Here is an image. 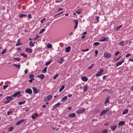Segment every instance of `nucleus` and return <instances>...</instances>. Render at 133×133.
I'll return each mask as SVG.
<instances>
[{
	"label": "nucleus",
	"mask_w": 133,
	"mask_h": 133,
	"mask_svg": "<svg viewBox=\"0 0 133 133\" xmlns=\"http://www.w3.org/2000/svg\"><path fill=\"white\" fill-rule=\"evenodd\" d=\"M21 92L20 91H18L16 92L14 94L12 95L14 97H20L21 95L20 94H21Z\"/></svg>",
	"instance_id": "1"
},
{
	"label": "nucleus",
	"mask_w": 133,
	"mask_h": 133,
	"mask_svg": "<svg viewBox=\"0 0 133 133\" xmlns=\"http://www.w3.org/2000/svg\"><path fill=\"white\" fill-rule=\"evenodd\" d=\"M103 70L102 69H100V71H98L96 75L95 76H99L103 71Z\"/></svg>",
	"instance_id": "2"
},
{
	"label": "nucleus",
	"mask_w": 133,
	"mask_h": 133,
	"mask_svg": "<svg viewBox=\"0 0 133 133\" xmlns=\"http://www.w3.org/2000/svg\"><path fill=\"white\" fill-rule=\"evenodd\" d=\"M109 111V109H107L105 110H102L100 113V115L101 116H103L104 114L108 111Z\"/></svg>",
	"instance_id": "3"
},
{
	"label": "nucleus",
	"mask_w": 133,
	"mask_h": 133,
	"mask_svg": "<svg viewBox=\"0 0 133 133\" xmlns=\"http://www.w3.org/2000/svg\"><path fill=\"white\" fill-rule=\"evenodd\" d=\"M26 93L29 94L31 95L32 94V91L31 89L28 88L26 89L25 91Z\"/></svg>",
	"instance_id": "4"
},
{
	"label": "nucleus",
	"mask_w": 133,
	"mask_h": 133,
	"mask_svg": "<svg viewBox=\"0 0 133 133\" xmlns=\"http://www.w3.org/2000/svg\"><path fill=\"white\" fill-rule=\"evenodd\" d=\"M104 56L105 58H109L111 56V54L107 52H105L104 54Z\"/></svg>",
	"instance_id": "5"
},
{
	"label": "nucleus",
	"mask_w": 133,
	"mask_h": 133,
	"mask_svg": "<svg viewBox=\"0 0 133 133\" xmlns=\"http://www.w3.org/2000/svg\"><path fill=\"white\" fill-rule=\"evenodd\" d=\"M32 89H33L34 93L35 94L38 93L39 91V90L35 87L32 88Z\"/></svg>",
	"instance_id": "6"
},
{
	"label": "nucleus",
	"mask_w": 133,
	"mask_h": 133,
	"mask_svg": "<svg viewBox=\"0 0 133 133\" xmlns=\"http://www.w3.org/2000/svg\"><path fill=\"white\" fill-rule=\"evenodd\" d=\"M52 96L51 95H50L48 96L45 99L44 101H48L52 98Z\"/></svg>",
	"instance_id": "7"
},
{
	"label": "nucleus",
	"mask_w": 133,
	"mask_h": 133,
	"mask_svg": "<svg viewBox=\"0 0 133 133\" xmlns=\"http://www.w3.org/2000/svg\"><path fill=\"white\" fill-rule=\"evenodd\" d=\"M64 59L63 57H62L59 59H58L57 60L58 62L60 64H62L63 62L64 61Z\"/></svg>",
	"instance_id": "8"
},
{
	"label": "nucleus",
	"mask_w": 133,
	"mask_h": 133,
	"mask_svg": "<svg viewBox=\"0 0 133 133\" xmlns=\"http://www.w3.org/2000/svg\"><path fill=\"white\" fill-rule=\"evenodd\" d=\"M85 110V109L84 108H83L81 110H77V114H81L84 112Z\"/></svg>",
	"instance_id": "9"
},
{
	"label": "nucleus",
	"mask_w": 133,
	"mask_h": 133,
	"mask_svg": "<svg viewBox=\"0 0 133 133\" xmlns=\"http://www.w3.org/2000/svg\"><path fill=\"white\" fill-rule=\"evenodd\" d=\"M117 127V125H115L113 126H111L110 127L111 129L112 130V131H114L116 129Z\"/></svg>",
	"instance_id": "10"
},
{
	"label": "nucleus",
	"mask_w": 133,
	"mask_h": 133,
	"mask_svg": "<svg viewBox=\"0 0 133 133\" xmlns=\"http://www.w3.org/2000/svg\"><path fill=\"white\" fill-rule=\"evenodd\" d=\"M24 120L23 119H22V120H19L18 121H17L16 123V124L17 125H18L20 124L21 123L23 122L24 121Z\"/></svg>",
	"instance_id": "11"
},
{
	"label": "nucleus",
	"mask_w": 133,
	"mask_h": 133,
	"mask_svg": "<svg viewBox=\"0 0 133 133\" xmlns=\"http://www.w3.org/2000/svg\"><path fill=\"white\" fill-rule=\"evenodd\" d=\"M76 116V114L74 113H72L70 114L68 116L69 117H75Z\"/></svg>",
	"instance_id": "12"
},
{
	"label": "nucleus",
	"mask_w": 133,
	"mask_h": 133,
	"mask_svg": "<svg viewBox=\"0 0 133 133\" xmlns=\"http://www.w3.org/2000/svg\"><path fill=\"white\" fill-rule=\"evenodd\" d=\"M25 51L27 52L31 53L32 52V50L31 49H29L28 48H26L25 49Z\"/></svg>",
	"instance_id": "13"
},
{
	"label": "nucleus",
	"mask_w": 133,
	"mask_h": 133,
	"mask_svg": "<svg viewBox=\"0 0 133 133\" xmlns=\"http://www.w3.org/2000/svg\"><path fill=\"white\" fill-rule=\"evenodd\" d=\"M20 38H19L17 42V43L15 44V46H18L19 45H22V43H19V42L20 41Z\"/></svg>",
	"instance_id": "14"
},
{
	"label": "nucleus",
	"mask_w": 133,
	"mask_h": 133,
	"mask_svg": "<svg viewBox=\"0 0 133 133\" xmlns=\"http://www.w3.org/2000/svg\"><path fill=\"white\" fill-rule=\"evenodd\" d=\"M71 49V47L70 46H69L66 47V48L65 51L66 52H69Z\"/></svg>",
	"instance_id": "15"
},
{
	"label": "nucleus",
	"mask_w": 133,
	"mask_h": 133,
	"mask_svg": "<svg viewBox=\"0 0 133 133\" xmlns=\"http://www.w3.org/2000/svg\"><path fill=\"white\" fill-rule=\"evenodd\" d=\"M44 76L43 74H41L40 75H38L37 76V77L40 78L41 79H43Z\"/></svg>",
	"instance_id": "16"
},
{
	"label": "nucleus",
	"mask_w": 133,
	"mask_h": 133,
	"mask_svg": "<svg viewBox=\"0 0 133 133\" xmlns=\"http://www.w3.org/2000/svg\"><path fill=\"white\" fill-rule=\"evenodd\" d=\"M125 123V122L124 121H120L118 123V125L119 126H122L124 125Z\"/></svg>",
	"instance_id": "17"
},
{
	"label": "nucleus",
	"mask_w": 133,
	"mask_h": 133,
	"mask_svg": "<svg viewBox=\"0 0 133 133\" xmlns=\"http://www.w3.org/2000/svg\"><path fill=\"white\" fill-rule=\"evenodd\" d=\"M124 60H123L120 62H119L116 64V66H118L121 65L124 62Z\"/></svg>",
	"instance_id": "18"
},
{
	"label": "nucleus",
	"mask_w": 133,
	"mask_h": 133,
	"mask_svg": "<svg viewBox=\"0 0 133 133\" xmlns=\"http://www.w3.org/2000/svg\"><path fill=\"white\" fill-rule=\"evenodd\" d=\"M82 79L84 81H86L88 80V78L86 77H82Z\"/></svg>",
	"instance_id": "19"
},
{
	"label": "nucleus",
	"mask_w": 133,
	"mask_h": 133,
	"mask_svg": "<svg viewBox=\"0 0 133 133\" xmlns=\"http://www.w3.org/2000/svg\"><path fill=\"white\" fill-rule=\"evenodd\" d=\"M84 88L83 89V91L86 92V91L88 89V87L87 85H85L84 86Z\"/></svg>",
	"instance_id": "20"
},
{
	"label": "nucleus",
	"mask_w": 133,
	"mask_h": 133,
	"mask_svg": "<svg viewBox=\"0 0 133 133\" xmlns=\"http://www.w3.org/2000/svg\"><path fill=\"white\" fill-rule=\"evenodd\" d=\"M60 103H58L57 104H56L53 107V108L55 109L56 108L58 107L60 105Z\"/></svg>",
	"instance_id": "21"
},
{
	"label": "nucleus",
	"mask_w": 133,
	"mask_h": 133,
	"mask_svg": "<svg viewBox=\"0 0 133 133\" xmlns=\"http://www.w3.org/2000/svg\"><path fill=\"white\" fill-rule=\"evenodd\" d=\"M26 102V101L25 100H23L22 101H21L18 103V104L19 105L24 104Z\"/></svg>",
	"instance_id": "22"
},
{
	"label": "nucleus",
	"mask_w": 133,
	"mask_h": 133,
	"mask_svg": "<svg viewBox=\"0 0 133 133\" xmlns=\"http://www.w3.org/2000/svg\"><path fill=\"white\" fill-rule=\"evenodd\" d=\"M82 9H79L76 11V13L78 14H80L82 11Z\"/></svg>",
	"instance_id": "23"
},
{
	"label": "nucleus",
	"mask_w": 133,
	"mask_h": 133,
	"mask_svg": "<svg viewBox=\"0 0 133 133\" xmlns=\"http://www.w3.org/2000/svg\"><path fill=\"white\" fill-rule=\"evenodd\" d=\"M26 16H27V15H26V14H20L19 15V17L20 18H21V17H26Z\"/></svg>",
	"instance_id": "24"
},
{
	"label": "nucleus",
	"mask_w": 133,
	"mask_h": 133,
	"mask_svg": "<svg viewBox=\"0 0 133 133\" xmlns=\"http://www.w3.org/2000/svg\"><path fill=\"white\" fill-rule=\"evenodd\" d=\"M47 67H45L44 69L42 71V72L43 73H45L46 72L47 69Z\"/></svg>",
	"instance_id": "25"
},
{
	"label": "nucleus",
	"mask_w": 133,
	"mask_h": 133,
	"mask_svg": "<svg viewBox=\"0 0 133 133\" xmlns=\"http://www.w3.org/2000/svg\"><path fill=\"white\" fill-rule=\"evenodd\" d=\"M128 109H126L124 110V111L123 112L122 114L124 115L126 114L128 112Z\"/></svg>",
	"instance_id": "26"
},
{
	"label": "nucleus",
	"mask_w": 133,
	"mask_h": 133,
	"mask_svg": "<svg viewBox=\"0 0 133 133\" xmlns=\"http://www.w3.org/2000/svg\"><path fill=\"white\" fill-rule=\"evenodd\" d=\"M68 98V97L66 96H65L64 97L62 98L61 99L62 101L63 102H64L65 101V100L67 99Z\"/></svg>",
	"instance_id": "27"
},
{
	"label": "nucleus",
	"mask_w": 133,
	"mask_h": 133,
	"mask_svg": "<svg viewBox=\"0 0 133 133\" xmlns=\"http://www.w3.org/2000/svg\"><path fill=\"white\" fill-rule=\"evenodd\" d=\"M65 86L63 85H62L61 88L60 89L59 91V92H61V91L64 89Z\"/></svg>",
	"instance_id": "28"
},
{
	"label": "nucleus",
	"mask_w": 133,
	"mask_h": 133,
	"mask_svg": "<svg viewBox=\"0 0 133 133\" xmlns=\"http://www.w3.org/2000/svg\"><path fill=\"white\" fill-rule=\"evenodd\" d=\"M13 65L14 66H15L18 69H19L20 68V65H17V64H14Z\"/></svg>",
	"instance_id": "29"
},
{
	"label": "nucleus",
	"mask_w": 133,
	"mask_h": 133,
	"mask_svg": "<svg viewBox=\"0 0 133 133\" xmlns=\"http://www.w3.org/2000/svg\"><path fill=\"white\" fill-rule=\"evenodd\" d=\"M52 45L50 44H49L46 46L47 48L50 49L52 47Z\"/></svg>",
	"instance_id": "30"
},
{
	"label": "nucleus",
	"mask_w": 133,
	"mask_h": 133,
	"mask_svg": "<svg viewBox=\"0 0 133 133\" xmlns=\"http://www.w3.org/2000/svg\"><path fill=\"white\" fill-rule=\"evenodd\" d=\"M106 38L104 37L101 39V41L102 42L106 41Z\"/></svg>",
	"instance_id": "31"
},
{
	"label": "nucleus",
	"mask_w": 133,
	"mask_h": 133,
	"mask_svg": "<svg viewBox=\"0 0 133 133\" xmlns=\"http://www.w3.org/2000/svg\"><path fill=\"white\" fill-rule=\"evenodd\" d=\"M124 43L122 41L121 42H119V44L120 46H123V45Z\"/></svg>",
	"instance_id": "32"
},
{
	"label": "nucleus",
	"mask_w": 133,
	"mask_h": 133,
	"mask_svg": "<svg viewBox=\"0 0 133 133\" xmlns=\"http://www.w3.org/2000/svg\"><path fill=\"white\" fill-rule=\"evenodd\" d=\"M100 44V43L98 42H96L94 43L93 45H95V46H97L99 45Z\"/></svg>",
	"instance_id": "33"
},
{
	"label": "nucleus",
	"mask_w": 133,
	"mask_h": 133,
	"mask_svg": "<svg viewBox=\"0 0 133 133\" xmlns=\"http://www.w3.org/2000/svg\"><path fill=\"white\" fill-rule=\"evenodd\" d=\"M45 30V29L44 28L40 30L39 32V34H41Z\"/></svg>",
	"instance_id": "34"
},
{
	"label": "nucleus",
	"mask_w": 133,
	"mask_h": 133,
	"mask_svg": "<svg viewBox=\"0 0 133 133\" xmlns=\"http://www.w3.org/2000/svg\"><path fill=\"white\" fill-rule=\"evenodd\" d=\"M20 55L22 56H23L24 57H27V55H25L24 53H22L20 54Z\"/></svg>",
	"instance_id": "35"
},
{
	"label": "nucleus",
	"mask_w": 133,
	"mask_h": 133,
	"mask_svg": "<svg viewBox=\"0 0 133 133\" xmlns=\"http://www.w3.org/2000/svg\"><path fill=\"white\" fill-rule=\"evenodd\" d=\"M13 127H11L9 128L8 131L10 132H11L13 130Z\"/></svg>",
	"instance_id": "36"
},
{
	"label": "nucleus",
	"mask_w": 133,
	"mask_h": 133,
	"mask_svg": "<svg viewBox=\"0 0 133 133\" xmlns=\"http://www.w3.org/2000/svg\"><path fill=\"white\" fill-rule=\"evenodd\" d=\"M108 131L107 130H104L102 131V133H108Z\"/></svg>",
	"instance_id": "37"
},
{
	"label": "nucleus",
	"mask_w": 133,
	"mask_h": 133,
	"mask_svg": "<svg viewBox=\"0 0 133 133\" xmlns=\"http://www.w3.org/2000/svg\"><path fill=\"white\" fill-rule=\"evenodd\" d=\"M34 75L32 74H31L29 75V77L30 78H32L34 77Z\"/></svg>",
	"instance_id": "38"
},
{
	"label": "nucleus",
	"mask_w": 133,
	"mask_h": 133,
	"mask_svg": "<svg viewBox=\"0 0 133 133\" xmlns=\"http://www.w3.org/2000/svg\"><path fill=\"white\" fill-rule=\"evenodd\" d=\"M51 62L52 61L50 60L49 62H47L45 64V65L46 66H47L49 65L50 64V62Z\"/></svg>",
	"instance_id": "39"
},
{
	"label": "nucleus",
	"mask_w": 133,
	"mask_h": 133,
	"mask_svg": "<svg viewBox=\"0 0 133 133\" xmlns=\"http://www.w3.org/2000/svg\"><path fill=\"white\" fill-rule=\"evenodd\" d=\"M14 59L18 61H19L21 60V59L19 58H14Z\"/></svg>",
	"instance_id": "40"
},
{
	"label": "nucleus",
	"mask_w": 133,
	"mask_h": 133,
	"mask_svg": "<svg viewBox=\"0 0 133 133\" xmlns=\"http://www.w3.org/2000/svg\"><path fill=\"white\" fill-rule=\"evenodd\" d=\"M110 91V90H109V89H104V90H103L102 91V92H105V91L109 92V91Z\"/></svg>",
	"instance_id": "41"
},
{
	"label": "nucleus",
	"mask_w": 133,
	"mask_h": 133,
	"mask_svg": "<svg viewBox=\"0 0 133 133\" xmlns=\"http://www.w3.org/2000/svg\"><path fill=\"white\" fill-rule=\"evenodd\" d=\"M59 75V74H57L55 76H54L53 77V79H56V78L57 77V76Z\"/></svg>",
	"instance_id": "42"
},
{
	"label": "nucleus",
	"mask_w": 133,
	"mask_h": 133,
	"mask_svg": "<svg viewBox=\"0 0 133 133\" xmlns=\"http://www.w3.org/2000/svg\"><path fill=\"white\" fill-rule=\"evenodd\" d=\"M94 65V64H92L91 65V66L88 69H91V68H93Z\"/></svg>",
	"instance_id": "43"
},
{
	"label": "nucleus",
	"mask_w": 133,
	"mask_h": 133,
	"mask_svg": "<svg viewBox=\"0 0 133 133\" xmlns=\"http://www.w3.org/2000/svg\"><path fill=\"white\" fill-rule=\"evenodd\" d=\"M6 51V50L5 49H4L3 51L2 52L1 54H3Z\"/></svg>",
	"instance_id": "44"
},
{
	"label": "nucleus",
	"mask_w": 133,
	"mask_h": 133,
	"mask_svg": "<svg viewBox=\"0 0 133 133\" xmlns=\"http://www.w3.org/2000/svg\"><path fill=\"white\" fill-rule=\"evenodd\" d=\"M8 87V85H4L3 86V89L4 90H5L6 89V88Z\"/></svg>",
	"instance_id": "45"
},
{
	"label": "nucleus",
	"mask_w": 133,
	"mask_h": 133,
	"mask_svg": "<svg viewBox=\"0 0 133 133\" xmlns=\"http://www.w3.org/2000/svg\"><path fill=\"white\" fill-rule=\"evenodd\" d=\"M122 27V26L121 25H120L118 27H116L115 28L116 29V30H118V29H119L120 28H121Z\"/></svg>",
	"instance_id": "46"
},
{
	"label": "nucleus",
	"mask_w": 133,
	"mask_h": 133,
	"mask_svg": "<svg viewBox=\"0 0 133 133\" xmlns=\"http://www.w3.org/2000/svg\"><path fill=\"white\" fill-rule=\"evenodd\" d=\"M30 44V45L31 46H34V43H32V41H31L29 43Z\"/></svg>",
	"instance_id": "47"
},
{
	"label": "nucleus",
	"mask_w": 133,
	"mask_h": 133,
	"mask_svg": "<svg viewBox=\"0 0 133 133\" xmlns=\"http://www.w3.org/2000/svg\"><path fill=\"white\" fill-rule=\"evenodd\" d=\"M45 18H44L43 19H42L40 21V22L42 24L43 23L44 21V20L45 19Z\"/></svg>",
	"instance_id": "48"
},
{
	"label": "nucleus",
	"mask_w": 133,
	"mask_h": 133,
	"mask_svg": "<svg viewBox=\"0 0 133 133\" xmlns=\"http://www.w3.org/2000/svg\"><path fill=\"white\" fill-rule=\"evenodd\" d=\"M74 22L75 23V25H78V21L77 20H75L74 21Z\"/></svg>",
	"instance_id": "49"
},
{
	"label": "nucleus",
	"mask_w": 133,
	"mask_h": 133,
	"mask_svg": "<svg viewBox=\"0 0 133 133\" xmlns=\"http://www.w3.org/2000/svg\"><path fill=\"white\" fill-rule=\"evenodd\" d=\"M7 98H10V99L11 100H12V99H13V96H7Z\"/></svg>",
	"instance_id": "50"
},
{
	"label": "nucleus",
	"mask_w": 133,
	"mask_h": 133,
	"mask_svg": "<svg viewBox=\"0 0 133 133\" xmlns=\"http://www.w3.org/2000/svg\"><path fill=\"white\" fill-rule=\"evenodd\" d=\"M89 50V49H86L85 50H81V51L82 52H85V51H88Z\"/></svg>",
	"instance_id": "51"
},
{
	"label": "nucleus",
	"mask_w": 133,
	"mask_h": 133,
	"mask_svg": "<svg viewBox=\"0 0 133 133\" xmlns=\"http://www.w3.org/2000/svg\"><path fill=\"white\" fill-rule=\"evenodd\" d=\"M34 78H32L29 80V82L30 83H32V80H34Z\"/></svg>",
	"instance_id": "52"
},
{
	"label": "nucleus",
	"mask_w": 133,
	"mask_h": 133,
	"mask_svg": "<svg viewBox=\"0 0 133 133\" xmlns=\"http://www.w3.org/2000/svg\"><path fill=\"white\" fill-rule=\"evenodd\" d=\"M39 37V36L38 35H37V36H36L35 38V39H38Z\"/></svg>",
	"instance_id": "53"
},
{
	"label": "nucleus",
	"mask_w": 133,
	"mask_h": 133,
	"mask_svg": "<svg viewBox=\"0 0 133 133\" xmlns=\"http://www.w3.org/2000/svg\"><path fill=\"white\" fill-rule=\"evenodd\" d=\"M109 102V100L108 98L106 99V100L105 102V103H108Z\"/></svg>",
	"instance_id": "54"
},
{
	"label": "nucleus",
	"mask_w": 133,
	"mask_h": 133,
	"mask_svg": "<svg viewBox=\"0 0 133 133\" xmlns=\"http://www.w3.org/2000/svg\"><path fill=\"white\" fill-rule=\"evenodd\" d=\"M12 111H9V112H8L7 113V115H9V114H10V113H12Z\"/></svg>",
	"instance_id": "55"
},
{
	"label": "nucleus",
	"mask_w": 133,
	"mask_h": 133,
	"mask_svg": "<svg viewBox=\"0 0 133 133\" xmlns=\"http://www.w3.org/2000/svg\"><path fill=\"white\" fill-rule=\"evenodd\" d=\"M6 98L7 99V100L8 101H9V102H10L11 101V100L10 99V98H8L7 97H6Z\"/></svg>",
	"instance_id": "56"
},
{
	"label": "nucleus",
	"mask_w": 133,
	"mask_h": 133,
	"mask_svg": "<svg viewBox=\"0 0 133 133\" xmlns=\"http://www.w3.org/2000/svg\"><path fill=\"white\" fill-rule=\"evenodd\" d=\"M98 53V51L97 50H96L95 51V53L96 54L95 55V56H96L97 55V54Z\"/></svg>",
	"instance_id": "57"
},
{
	"label": "nucleus",
	"mask_w": 133,
	"mask_h": 133,
	"mask_svg": "<svg viewBox=\"0 0 133 133\" xmlns=\"http://www.w3.org/2000/svg\"><path fill=\"white\" fill-rule=\"evenodd\" d=\"M28 70L27 69H26L24 71V73L25 74H26L27 73Z\"/></svg>",
	"instance_id": "58"
},
{
	"label": "nucleus",
	"mask_w": 133,
	"mask_h": 133,
	"mask_svg": "<svg viewBox=\"0 0 133 133\" xmlns=\"http://www.w3.org/2000/svg\"><path fill=\"white\" fill-rule=\"evenodd\" d=\"M99 17L98 16H97L96 17V20H97V22H98L99 21Z\"/></svg>",
	"instance_id": "59"
},
{
	"label": "nucleus",
	"mask_w": 133,
	"mask_h": 133,
	"mask_svg": "<svg viewBox=\"0 0 133 133\" xmlns=\"http://www.w3.org/2000/svg\"><path fill=\"white\" fill-rule=\"evenodd\" d=\"M131 54H127L126 55V57H129L131 55Z\"/></svg>",
	"instance_id": "60"
},
{
	"label": "nucleus",
	"mask_w": 133,
	"mask_h": 133,
	"mask_svg": "<svg viewBox=\"0 0 133 133\" xmlns=\"http://www.w3.org/2000/svg\"><path fill=\"white\" fill-rule=\"evenodd\" d=\"M28 16L30 18H31L32 17V16H31V14H29L28 15Z\"/></svg>",
	"instance_id": "61"
},
{
	"label": "nucleus",
	"mask_w": 133,
	"mask_h": 133,
	"mask_svg": "<svg viewBox=\"0 0 133 133\" xmlns=\"http://www.w3.org/2000/svg\"><path fill=\"white\" fill-rule=\"evenodd\" d=\"M31 117L33 119L35 118V117L34 115H32L31 116Z\"/></svg>",
	"instance_id": "62"
},
{
	"label": "nucleus",
	"mask_w": 133,
	"mask_h": 133,
	"mask_svg": "<svg viewBox=\"0 0 133 133\" xmlns=\"http://www.w3.org/2000/svg\"><path fill=\"white\" fill-rule=\"evenodd\" d=\"M50 23L49 22H48L46 24V25L47 26H49V25Z\"/></svg>",
	"instance_id": "63"
},
{
	"label": "nucleus",
	"mask_w": 133,
	"mask_h": 133,
	"mask_svg": "<svg viewBox=\"0 0 133 133\" xmlns=\"http://www.w3.org/2000/svg\"><path fill=\"white\" fill-rule=\"evenodd\" d=\"M9 102V101L8 100L7 101H5L4 102V103L6 104H7Z\"/></svg>",
	"instance_id": "64"
}]
</instances>
